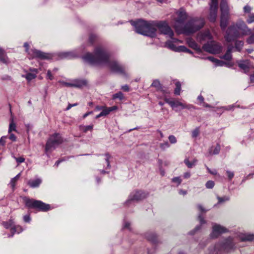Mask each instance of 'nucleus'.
Instances as JSON below:
<instances>
[{"label": "nucleus", "mask_w": 254, "mask_h": 254, "mask_svg": "<svg viewBox=\"0 0 254 254\" xmlns=\"http://www.w3.org/2000/svg\"><path fill=\"white\" fill-rule=\"evenodd\" d=\"M202 48L204 51L212 54L218 53L221 50L220 46L214 43H207L203 45Z\"/></svg>", "instance_id": "obj_15"}, {"label": "nucleus", "mask_w": 254, "mask_h": 254, "mask_svg": "<svg viewBox=\"0 0 254 254\" xmlns=\"http://www.w3.org/2000/svg\"><path fill=\"white\" fill-rule=\"evenodd\" d=\"M253 31V33H251L250 36L248 37L246 40V42L249 44H254V27L252 29V31Z\"/></svg>", "instance_id": "obj_37"}, {"label": "nucleus", "mask_w": 254, "mask_h": 254, "mask_svg": "<svg viewBox=\"0 0 254 254\" xmlns=\"http://www.w3.org/2000/svg\"><path fill=\"white\" fill-rule=\"evenodd\" d=\"M227 230L225 227L217 224L213 225L212 227V232L210 236L212 238H215L218 237L221 234L225 233Z\"/></svg>", "instance_id": "obj_16"}, {"label": "nucleus", "mask_w": 254, "mask_h": 254, "mask_svg": "<svg viewBox=\"0 0 254 254\" xmlns=\"http://www.w3.org/2000/svg\"><path fill=\"white\" fill-rule=\"evenodd\" d=\"M23 220L25 222H29L31 220V218H30L29 215H25L23 217Z\"/></svg>", "instance_id": "obj_63"}, {"label": "nucleus", "mask_w": 254, "mask_h": 254, "mask_svg": "<svg viewBox=\"0 0 254 254\" xmlns=\"http://www.w3.org/2000/svg\"><path fill=\"white\" fill-rule=\"evenodd\" d=\"M207 59L215 63L216 65L223 66L227 65V63L224 61L214 58L213 57H208Z\"/></svg>", "instance_id": "obj_26"}, {"label": "nucleus", "mask_w": 254, "mask_h": 254, "mask_svg": "<svg viewBox=\"0 0 254 254\" xmlns=\"http://www.w3.org/2000/svg\"><path fill=\"white\" fill-rule=\"evenodd\" d=\"M22 76L25 77L28 81H30L35 78L36 75H35V73H27L25 75H22Z\"/></svg>", "instance_id": "obj_40"}, {"label": "nucleus", "mask_w": 254, "mask_h": 254, "mask_svg": "<svg viewBox=\"0 0 254 254\" xmlns=\"http://www.w3.org/2000/svg\"><path fill=\"white\" fill-rule=\"evenodd\" d=\"M217 198L218 200V204L222 203L224 202L229 201L230 200V197L228 196H224L223 197H220L218 195H217Z\"/></svg>", "instance_id": "obj_41"}, {"label": "nucleus", "mask_w": 254, "mask_h": 254, "mask_svg": "<svg viewBox=\"0 0 254 254\" xmlns=\"http://www.w3.org/2000/svg\"><path fill=\"white\" fill-rule=\"evenodd\" d=\"M198 219L200 222L201 224L205 223V221L204 220L203 217L202 216L201 214H199L198 216Z\"/></svg>", "instance_id": "obj_61"}, {"label": "nucleus", "mask_w": 254, "mask_h": 254, "mask_svg": "<svg viewBox=\"0 0 254 254\" xmlns=\"http://www.w3.org/2000/svg\"><path fill=\"white\" fill-rule=\"evenodd\" d=\"M168 139L170 141V142L172 143V144H174L175 143L177 142V139H176V138L175 137V136L173 135H169V136L168 137Z\"/></svg>", "instance_id": "obj_52"}, {"label": "nucleus", "mask_w": 254, "mask_h": 254, "mask_svg": "<svg viewBox=\"0 0 254 254\" xmlns=\"http://www.w3.org/2000/svg\"><path fill=\"white\" fill-rule=\"evenodd\" d=\"M142 25L143 26V25ZM144 26H145L144 29V31H146L147 33H152V35L148 36V37L153 38L156 36L157 29L156 28V21H147L146 24L144 25Z\"/></svg>", "instance_id": "obj_14"}, {"label": "nucleus", "mask_w": 254, "mask_h": 254, "mask_svg": "<svg viewBox=\"0 0 254 254\" xmlns=\"http://www.w3.org/2000/svg\"><path fill=\"white\" fill-rule=\"evenodd\" d=\"M211 38V34L208 31L200 33L197 36V39L199 41L206 40L207 39H210Z\"/></svg>", "instance_id": "obj_23"}, {"label": "nucleus", "mask_w": 254, "mask_h": 254, "mask_svg": "<svg viewBox=\"0 0 254 254\" xmlns=\"http://www.w3.org/2000/svg\"><path fill=\"white\" fill-rule=\"evenodd\" d=\"M247 22L248 24H251L254 22V13H250L248 16V18L247 19Z\"/></svg>", "instance_id": "obj_47"}, {"label": "nucleus", "mask_w": 254, "mask_h": 254, "mask_svg": "<svg viewBox=\"0 0 254 254\" xmlns=\"http://www.w3.org/2000/svg\"><path fill=\"white\" fill-rule=\"evenodd\" d=\"M147 194L141 190H135L132 191L129 194L127 200L126 202L127 205H130L133 202L141 200L145 198Z\"/></svg>", "instance_id": "obj_10"}, {"label": "nucleus", "mask_w": 254, "mask_h": 254, "mask_svg": "<svg viewBox=\"0 0 254 254\" xmlns=\"http://www.w3.org/2000/svg\"><path fill=\"white\" fill-rule=\"evenodd\" d=\"M236 107L240 108V106L237 105L236 104H235L228 105L227 106L222 107H221V108L224 109V110H227V111H230V110H234Z\"/></svg>", "instance_id": "obj_44"}, {"label": "nucleus", "mask_w": 254, "mask_h": 254, "mask_svg": "<svg viewBox=\"0 0 254 254\" xmlns=\"http://www.w3.org/2000/svg\"><path fill=\"white\" fill-rule=\"evenodd\" d=\"M227 174L228 175V177L229 179V180H232V179L234 177V174L233 172H231L230 171H227Z\"/></svg>", "instance_id": "obj_60"}, {"label": "nucleus", "mask_w": 254, "mask_h": 254, "mask_svg": "<svg viewBox=\"0 0 254 254\" xmlns=\"http://www.w3.org/2000/svg\"><path fill=\"white\" fill-rule=\"evenodd\" d=\"M172 181L174 183H177L178 186L181 183L182 180L180 177H175L172 179Z\"/></svg>", "instance_id": "obj_53"}, {"label": "nucleus", "mask_w": 254, "mask_h": 254, "mask_svg": "<svg viewBox=\"0 0 254 254\" xmlns=\"http://www.w3.org/2000/svg\"><path fill=\"white\" fill-rule=\"evenodd\" d=\"M218 5L210 4L209 19L212 22H215L217 16Z\"/></svg>", "instance_id": "obj_17"}, {"label": "nucleus", "mask_w": 254, "mask_h": 254, "mask_svg": "<svg viewBox=\"0 0 254 254\" xmlns=\"http://www.w3.org/2000/svg\"><path fill=\"white\" fill-rule=\"evenodd\" d=\"M146 238L150 241L155 243L157 240L156 235L154 233H149L146 235Z\"/></svg>", "instance_id": "obj_38"}, {"label": "nucleus", "mask_w": 254, "mask_h": 254, "mask_svg": "<svg viewBox=\"0 0 254 254\" xmlns=\"http://www.w3.org/2000/svg\"><path fill=\"white\" fill-rule=\"evenodd\" d=\"M235 41V48L236 49V51L240 52L242 50V48L244 46V42L242 40H236Z\"/></svg>", "instance_id": "obj_34"}, {"label": "nucleus", "mask_w": 254, "mask_h": 254, "mask_svg": "<svg viewBox=\"0 0 254 254\" xmlns=\"http://www.w3.org/2000/svg\"><path fill=\"white\" fill-rule=\"evenodd\" d=\"M252 10V8L249 5H246L244 7V11L245 13H250Z\"/></svg>", "instance_id": "obj_56"}, {"label": "nucleus", "mask_w": 254, "mask_h": 254, "mask_svg": "<svg viewBox=\"0 0 254 254\" xmlns=\"http://www.w3.org/2000/svg\"><path fill=\"white\" fill-rule=\"evenodd\" d=\"M20 176V173H19L15 177L12 178L10 180V182L9 183V185H10V187L11 188V189L13 190H14L16 182H17L18 180L19 179Z\"/></svg>", "instance_id": "obj_33"}, {"label": "nucleus", "mask_w": 254, "mask_h": 254, "mask_svg": "<svg viewBox=\"0 0 254 254\" xmlns=\"http://www.w3.org/2000/svg\"><path fill=\"white\" fill-rule=\"evenodd\" d=\"M239 66L244 70L245 73L248 72L251 66L250 62L248 61H243L239 63Z\"/></svg>", "instance_id": "obj_22"}, {"label": "nucleus", "mask_w": 254, "mask_h": 254, "mask_svg": "<svg viewBox=\"0 0 254 254\" xmlns=\"http://www.w3.org/2000/svg\"><path fill=\"white\" fill-rule=\"evenodd\" d=\"M87 83L88 82L86 79H75L72 81L73 87L77 88H81L86 86Z\"/></svg>", "instance_id": "obj_19"}, {"label": "nucleus", "mask_w": 254, "mask_h": 254, "mask_svg": "<svg viewBox=\"0 0 254 254\" xmlns=\"http://www.w3.org/2000/svg\"><path fill=\"white\" fill-rule=\"evenodd\" d=\"M104 156L106 157L105 161H106V163H107V167L106 168V169H110L111 165H110V159L111 158V156L108 153H105L104 154Z\"/></svg>", "instance_id": "obj_42"}, {"label": "nucleus", "mask_w": 254, "mask_h": 254, "mask_svg": "<svg viewBox=\"0 0 254 254\" xmlns=\"http://www.w3.org/2000/svg\"><path fill=\"white\" fill-rule=\"evenodd\" d=\"M60 83L62 84L63 85L67 86V87H73L72 82H66L64 81H60Z\"/></svg>", "instance_id": "obj_55"}, {"label": "nucleus", "mask_w": 254, "mask_h": 254, "mask_svg": "<svg viewBox=\"0 0 254 254\" xmlns=\"http://www.w3.org/2000/svg\"><path fill=\"white\" fill-rule=\"evenodd\" d=\"M177 52H184L191 53V52L189 49H187L185 46H180L178 47Z\"/></svg>", "instance_id": "obj_46"}, {"label": "nucleus", "mask_w": 254, "mask_h": 254, "mask_svg": "<svg viewBox=\"0 0 254 254\" xmlns=\"http://www.w3.org/2000/svg\"><path fill=\"white\" fill-rule=\"evenodd\" d=\"M23 231L22 227L19 225H14L13 227L10 229V232L11 233V235H9V237H12L14 233H17L18 234L20 233Z\"/></svg>", "instance_id": "obj_27"}, {"label": "nucleus", "mask_w": 254, "mask_h": 254, "mask_svg": "<svg viewBox=\"0 0 254 254\" xmlns=\"http://www.w3.org/2000/svg\"><path fill=\"white\" fill-rule=\"evenodd\" d=\"M42 183V180L40 178H37L34 180H29L27 182V185L32 188H38Z\"/></svg>", "instance_id": "obj_20"}, {"label": "nucleus", "mask_w": 254, "mask_h": 254, "mask_svg": "<svg viewBox=\"0 0 254 254\" xmlns=\"http://www.w3.org/2000/svg\"><path fill=\"white\" fill-rule=\"evenodd\" d=\"M61 59H70L77 57V55L74 52H62L59 55Z\"/></svg>", "instance_id": "obj_18"}, {"label": "nucleus", "mask_w": 254, "mask_h": 254, "mask_svg": "<svg viewBox=\"0 0 254 254\" xmlns=\"http://www.w3.org/2000/svg\"><path fill=\"white\" fill-rule=\"evenodd\" d=\"M234 47L232 46H229L225 54L222 57V58L227 61H230L232 59V50Z\"/></svg>", "instance_id": "obj_25"}, {"label": "nucleus", "mask_w": 254, "mask_h": 254, "mask_svg": "<svg viewBox=\"0 0 254 254\" xmlns=\"http://www.w3.org/2000/svg\"><path fill=\"white\" fill-rule=\"evenodd\" d=\"M188 44L189 45L190 47L191 48H193V49L197 51H200L201 49L200 48V46H199L192 39H190L188 41Z\"/></svg>", "instance_id": "obj_28"}, {"label": "nucleus", "mask_w": 254, "mask_h": 254, "mask_svg": "<svg viewBox=\"0 0 254 254\" xmlns=\"http://www.w3.org/2000/svg\"><path fill=\"white\" fill-rule=\"evenodd\" d=\"M97 38L96 35L94 34H91L89 36V42L91 43V44H93L94 41L96 40Z\"/></svg>", "instance_id": "obj_57"}, {"label": "nucleus", "mask_w": 254, "mask_h": 254, "mask_svg": "<svg viewBox=\"0 0 254 254\" xmlns=\"http://www.w3.org/2000/svg\"><path fill=\"white\" fill-rule=\"evenodd\" d=\"M199 133V128L196 127L192 131L191 136L193 138H195L198 135Z\"/></svg>", "instance_id": "obj_48"}, {"label": "nucleus", "mask_w": 254, "mask_h": 254, "mask_svg": "<svg viewBox=\"0 0 254 254\" xmlns=\"http://www.w3.org/2000/svg\"><path fill=\"white\" fill-rule=\"evenodd\" d=\"M240 239L242 242L252 241L254 240V235L250 233H242L240 235Z\"/></svg>", "instance_id": "obj_21"}, {"label": "nucleus", "mask_w": 254, "mask_h": 254, "mask_svg": "<svg viewBox=\"0 0 254 254\" xmlns=\"http://www.w3.org/2000/svg\"><path fill=\"white\" fill-rule=\"evenodd\" d=\"M157 28L161 34L167 35L173 39L174 42L178 41L177 39L173 38L174 32L170 27L165 21H156V28Z\"/></svg>", "instance_id": "obj_8"}, {"label": "nucleus", "mask_w": 254, "mask_h": 254, "mask_svg": "<svg viewBox=\"0 0 254 254\" xmlns=\"http://www.w3.org/2000/svg\"><path fill=\"white\" fill-rule=\"evenodd\" d=\"M24 47L25 48V51L31 59H39L41 60L49 59L51 58L50 55L40 50L36 49H31L29 51V45L27 43L24 44Z\"/></svg>", "instance_id": "obj_7"}, {"label": "nucleus", "mask_w": 254, "mask_h": 254, "mask_svg": "<svg viewBox=\"0 0 254 254\" xmlns=\"http://www.w3.org/2000/svg\"><path fill=\"white\" fill-rule=\"evenodd\" d=\"M110 56V53L105 48L98 46L95 48L93 54L87 53L82 57V59L89 64L106 65L112 72L127 76L125 67L118 61L111 60Z\"/></svg>", "instance_id": "obj_1"}, {"label": "nucleus", "mask_w": 254, "mask_h": 254, "mask_svg": "<svg viewBox=\"0 0 254 254\" xmlns=\"http://www.w3.org/2000/svg\"><path fill=\"white\" fill-rule=\"evenodd\" d=\"M176 88L174 90V94L176 95H179L180 94V91L181 89V84L180 81H177L175 83Z\"/></svg>", "instance_id": "obj_39"}, {"label": "nucleus", "mask_w": 254, "mask_h": 254, "mask_svg": "<svg viewBox=\"0 0 254 254\" xmlns=\"http://www.w3.org/2000/svg\"><path fill=\"white\" fill-rule=\"evenodd\" d=\"M63 138L61 135L58 133H55L51 135L48 139L45 148V153L48 156L49 152H51L53 150L63 142Z\"/></svg>", "instance_id": "obj_4"}, {"label": "nucleus", "mask_w": 254, "mask_h": 254, "mask_svg": "<svg viewBox=\"0 0 254 254\" xmlns=\"http://www.w3.org/2000/svg\"><path fill=\"white\" fill-rule=\"evenodd\" d=\"M25 205L29 208L38 209L40 211H46L50 209L49 204H46L40 200L30 199L27 197L24 198Z\"/></svg>", "instance_id": "obj_6"}, {"label": "nucleus", "mask_w": 254, "mask_h": 254, "mask_svg": "<svg viewBox=\"0 0 254 254\" xmlns=\"http://www.w3.org/2000/svg\"><path fill=\"white\" fill-rule=\"evenodd\" d=\"M177 17L175 19L174 27L177 30H179L181 28V25L184 23L187 18V13L186 11L181 8L176 12Z\"/></svg>", "instance_id": "obj_11"}, {"label": "nucleus", "mask_w": 254, "mask_h": 254, "mask_svg": "<svg viewBox=\"0 0 254 254\" xmlns=\"http://www.w3.org/2000/svg\"><path fill=\"white\" fill-rule=\"evenodd\" d=\"M131 24L134 27L136 33L144 35V36H151L152 34L151 33H146V31H144V29L145 26L141 25H146L147 23V21L139 19L137 21H130Z\"/></svg>", "instance_id": "obj_12"}, {"label": "nucleus", "mask_w": 254, "mask_h": 254, "mask_svg": "<svg viewBox=\"0 0 254 254\" xmlns=\"http://www.w3.org/2000/svg\"><path fill=\"white\" fill-rule=\"evenodd\" d=\"M124 98V94L122 92H119L113 95V99H119L120 100H122Z\"/></svg>", "instance_id": "obj_45"}, {"label": "nucleus", "mask_w": 254, "mask_h": 254, "mask_svg": "<svg viewBox=\"0 0 254 254\" xmlns=\"http://www.w3.org/2000/svg\"><path fill=\"white\" fill-rule=\"evenodd\" d=\"M0 62L4 64H7L9 63V60L8 57H7L4 51L0 47Z\"/></svg>", "instance_id": "obj_24"}, {"label": "nucleus", "mask_w": 254, "mask_h": 254, "mask_svg": "<svg viewBox=\"0 0 254 254\" xmlns=\"http://www.w3.org/2000/svg\"><path fill=\"white\" fill-rule=\"evenodd\" d=\"M101 113L103 114V116H106L109 115L110 113L109 107H106L105 106L104 108L103 109Z\"/></svg>", "instance_id": "obj_50"}, {"label": "nucleus", "mask_w": 254, "mask_h": 254, "mask_svg": "<svg viewBox=\"0 0 254 254\" xmlns=\"http://www.w3.org/2000/svg\"><path fill=\"white\" fill-rule=\"evenodd\" d=\"M220 10V27L223 30H224L228 24L230 17L229 7L227 1L225 0H222L221 2Z\"/></svg>", "instance_id": "obj_5"}, {"label": "nucleus", "mask_w": 254, "mask_h": 254, "mask_svg": "<svg viewBox=\"0 0 254 254\" xmlns=\"http://www.w3.org/2000/svg\"><path fill=\"white\" fill-rule=\"evenodd\" d=\"M7 138L6 136H3L0 139V145L4 146L5 143V139Z\"/></svg>", "instance_id": "obj_58"}, {"label": "nucleus", "mask_w": 254, "mask_h": 254, "mask_svg": "<svg viewBox=\"0 0 254 254\" xmlns=\"http://www.w3.org/2000/svg\"><path fill=\"white\" fill-rule=\"evenodd\" d=\"M205 24L203 18L195 17L188 21L179 30L186 35H190L196 32L201 29Z\"/></svg>", "instance_id": "obj_3"}, {"label": "nucleus", "mask_w": 254, "mask_h": 254, "mask_svg": "<svg viewBox=\"0 0 254 254\" xmlns=\"http://www.w3.org/2000/svg\"><path fill=\"white\" fill-rule=\"evenodd\" d=\"M197 160L194 159L191 162H190L188 158H186L184 160V163L189 168H192L196 164Z\"/></svg>", "instance_id": "obj_31"}, {"label": "nucleus", "mask_w": 254, "mask_h": 254, "mask_svg": "<svg viewBox=\"0 0 254 254\" xmlns=\"http://www.w3.org/2000/svg\"><path fill=\"white\" fill-rule=\"evenodd\" d=\"M165 47L172 51L177 52L178 47H177L171 41L168 40L166 41L165 43Z\"/></svg>", "instance_id": "obj_32"}, {"label": "nucleus", "mask_w": 254, "mask_h": 254, "mask_svg": "<svg viewBox=\"0 0 254 254\" xmlns=\"http://www.w3.org/2000/svg\"><path fill=\"white\" fill-rule=\"evenodd\" d=\"M159 146L161 149H165L169 147L170 145L167 141H166L165 142L160 143Z\"/></svg>", "instance_id": "obj_51"}, {"label": "nucleus", "mask_w": 254, "mask_h": 254, "mask_svg": "<svg viewBox=\"0 0 254 254\" xmlns=\"http://www.w3.org/2000/svg\"><path fill=\"white\" fill-rule=\"evenodd\" d=\"M93 125L84 126L80 125L79 126L80 130L86 133L88 131H92L93 129Z\"/></svg>", "instance_id": "obj_36"}, {"label": "nucleus", "mask_w": 254, "mask_h": 254, "mask_svg": "<svg viewBox=\"0 0 254 254\" xmlns=\"http://www.w3.org/2000/svg\"><path fill=\"white\" fill-rule=\"evenodd\" d=\"M251 32L252 29L247 26L244 20L240 19L228 27L225 39L227 42H231L238 38L249 35Z\"/></svg>", "instance_id": "obj_2"}, {"label": "nucleus", "mask_w": 254, "mask_h": 254, "mask_svg": "<svg viewBox=\"0 0 254 254\" xmlns=\"http://www.w3.org/2000/svg\"><path fill=\"white\" fill-rule=\"evenodd\" d=\"M2 225L6 229H9L10 228H11L15 225L13 220L12 219H9L7 221L3 222L2 223Z\"/></svg>", "instance_id": "obj_35"}, {"label": "nucleus", "mask_w": 254, "mask_h": 254, "mask_svg": "<svg viewBox=\"0 0 254 254\" xmlns=\"http://www.w3.org/2000/svg\"><path fill=\"white\" fill-rule=\"evenodd\" d=\"M151 86L155 87L157 90L161 91L163 93L165 92V90L162 88L160 82L158 80H154L151 84Z\"/></svg>", "instance_id": "obj_30"}, {"label": "nucleus", "mask_w": 254, "mask_h": 254, "mask_svg": "<svg viewBox=\"0 0 254 254\" xmlns=\"http://www.w3.org/2000/svg\"><path fill=\"white\" fill-rule=\"evenodd\" d=\"M47 78L51 80L54 79V76L52 75L51 71L50 70L47 71Z\"/></svg>", "instance_id": "obj_59"}, {"label": "nucleus", "mask_w": 254, "mask_h": 254, "mask_svg": "<svg viewBox=\"0 0 254 254\" xmlns=\"http://www.w3.org/2000/svg\"><path fill=\"white\" fill-rule=\"evenodd\" d=\"M234 246V244L233 242V239L232 238L229 237L225 240L222 244H217L215 246V250H218V251L223 250L228 252L232 249Z\"/></svg>", "instance_id": "obj_13"}, {"label": "nucleus", "mask_w": 254, "mask_h": 254, "mask_svg": "<svg viewBox=\"0 0 254 254\" xmlns=\"http://www.w3.org/2000/svg\"><path fill=\"white\" fill-rule=\"evenodd\" d=\"M220 145L219 144H217L215 146H212L209 149V153L213 155L218 154L220 151Z\"/></svg>", "instance_id": "obj_29"}, {"label": "nucleus", "mask_w": 254, "mask_h": 254, "mask_svg": "<svg viewBox=\"0 0 254 254\" xmlns=\"http://www.w3.org/2000/svg\"><path fill=\"white\" fill-rule=\"evenodd\" d=\"M205 186L207 189H212L214 186V182L213 181H208L206 182Z\"/></svg>", "instance_id": "obj_49"}, {"label": "nucleus", "mask_w": 254, "mask_h": 254, "mask_svg": "<svg viewBox=\"0 0 254 254\" xmlns=\"http://www.w3.org/2000/svg\"><path fill=\"white\" fill-rule=\"evenodd\" d=\"M9 138L12 141H16V137L15 136V135L13 133H10Z\"/></svg>", "instance_id": "obj_64"}, {"label": "nucleus", "mask_w": 254, "mask_h": 254, "mask_svg": "<svg viewBox=\"0 0 254 254\" xmlns=\"http://www.w3.org/2000/svg\"><path fill=\"white\" fill-rule=\"evenodd\" d=\"M14 158L18 164L24 162V161H25V159L22 157H14Z\"/></svg>", "instance_id": "obj_54"}, {"label": "nucleus", "mask_w": 254, "mask_h": 254, "mask_svg": "<svg viewBox=\"0 0 254 254\" xmlns=\"http://www.w3.org/2000/svg\"><path fill=\"white\" fill-rule=\"evenodd\" d=\"M16 125L12 120L9 124L8 132L10 133L12 131H16Z\"/></svg>", "instance_id": "obj_43"}, {"label": "nucleus", "mask_w": 254, "mask_h": 254, "mask_svg": "<svg viewBox=\"0 0 254 254\" xmlns=\"http://www.w3.org/2000/svg\"><path fill=\"white\" fill-rule=\"evenodd\" d=\"M165 101L176 112L180 111L184 109H191L195 108L193 105H186L180 102L179 100H171L169 99L166 98L165 99Z\"/></svg>", "instance_id": "obj_9"}, {"label": "nucleus", "mask_w": 254, "mask_h": 254, "mask_svg": "<svg viewBox=\"0 0 254 254\" xmlns=\"http://www.w3.org/2000/svg\"><path fill=\"white\" fill-rule=\"evenodd\" d=\"M197 207L198 208V209L201 211L202 212H206V210L201 205V204H198L197 205Z\"/></svg>", "instance_id": "obj_62"}]
</instances>
